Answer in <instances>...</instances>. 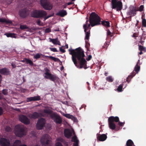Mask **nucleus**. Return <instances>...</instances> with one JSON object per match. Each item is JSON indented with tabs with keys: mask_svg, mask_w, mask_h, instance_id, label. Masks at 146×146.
Segmentation results:
<instances>
[{
	"mask_svg": "<svg viewBox=\"0 0 146 146\" xmlns=\"http://www.w3.org/2000/svg\"><path fill=\"white\" fill-rule=\"evenodd\" d=\"M68 50L69 54L72 56V61L76 66L77 67H79L77 65V59L79 63L80 68H84V69H86L88 68L87 66V62L84 58L85 55L84 51L80 47L75 49H69Z\"/></svg>",
	"mask_w": 146,
	"mask_h": 146,
	"instance_id": "f257e3e1",
	"label": "nucleus"
},
{
	"mask_svg": "<svg viewBox=\"0 0 146 146\" xmlns=\"http://www.w3.org/2000/svg\"><path fill=\"white\" fill-rule=\"evenodd\" d=\"M90 23L87 25V28L90 29V27L91 26L93 27L95 25H100L101 19L98 15L95 12L92 13L89 17Z\"/></svg>",
	"mask_w": 146,
	"mask_h": 146,
	"instance_id": "f03ea898",
	"label": "nucleus"
},
{
	"mask_svg": "<svg viewBox=\"0 0 146 146\" xmlns=\"http://www.w3.org/2000/svg\"><path fill=\"white\" fill-rule=\"evenodd\" d=\"M27 132V128L24 125L18 124L15 126V133L16 136L22 137L26 135Z\"/></svg>",
	"mask_w": 146,
	"mask_h": 146,
	"instance_id": "7ed1b4c3",
	"label": "nucleus"
},
{
	"mask_svg": "<svg viewBox=\"0 0 146 146\" xmlns=\"http://www.w3.org/2000/svg\"><path fill=\"white\" fill-rule=\"evenodd\" d=\"M45 113L48 114L50 115L51 118L57 124H60L62 122V119L60 115L55 113H52V111L47 110H44Z\"/></svg>",
	"mask_w": 146,
	"mask_h": 146,
	"instance_id": "20e7f679",
	"label": "nucleus"
},
{
	"mask_svg": "<svg viewBox=\"0 0 146 146\" xmlns=\"http://www.w3.org/2000/svg\"><path fill=\"white\" fill-rule=\"evenodd\" d=\"M47 14V13L45 11L41 10H35L32 11L31 15L32 17L38 18L45 17Z\"/></svg>",
	"mask_w": 146,
	"mask_h": 146,
	"instance_id": "39448f33",
	"label": "nucleus"
},
{
	"mask_svg": "<svg viewBox=\"0 0 146 146\" xmlns=\"http://www.w3.org/2000/svg\"><path fill=\"white\" fill-rule=\"evenodd\" d=\"M45 72L44 74L45 75L44 77L47 79H49L50 80L55 82L57 81L58 79V77L55 74H52L50 73V70L47 68L44 69Z\"/></svg>",
	"mask_w": 146,
	"mask_h": 146,
	"instance_id": "423d86ee",
	"label": "nucleus"
},
{
	"mask_svg": "<svg viewBox=\"0 0 146 146\" xmlns=\"http://www.w3.org/2000/svg\"><path fill=\"white\" fill-rule=\"evenodd\" d=\"M48 134L43 135L40 139L42 146H51V141L48 139Z\"/></svg>",
	"mask_w": 146,
	"mask_h": 146,
	"instance_id": "0eeeda50",
	"label": "nucleus"
},
{
	"mask_svg": "<svg viewBox=\"0 0 146 146\" xmlns=\"http://www.w3.org/2000/svg\"><path fill=\"white\" fill-rule=\"evenodd\" d=\"M119 0H112L111 3L113 9L116 8L117 11H120L122 8V4L121 1Z\"/></svg>",
	"mask_w": 146,
	"mask_h": 146,
	"instance_id": "6e6552de",
	"label": "nucleus"
},
{
	"mask_svg": "<svg viewBox=\"0 0 146 146\" xmlns=\"http://www.w3.org/2000/svg\"><path fill=\"white\" fill-rule=\"evenodd\" d=\"M41 6L46 10H50L53 6L52 4L48 0H40Z\"/></svg>",
	"mask_w": 146,
	"mask_h": 146,
	"instance_id": "1a4fd4ad",
	"label": "nucleus"
},
{
	"mask_svg": "<svg viewBox=\"0 0 146 146\" xmlns=\"http://www.w3.org/2000/svg\"><path fill=\"white\" fill-rule=\"evenodd\" d=\"M140 69V66H139L136 65L134 70L131 73L130 75L127 78L126 81L129 83L131 79L134 76L136 73H138Z\"/></svg>",
	"mask_w": 146,
	"mask_h": 146,
	"instance_id": "9d476101",
	"label": "nucleus"
},
{
	"mask_svg": "<svg viewBox=\"0 0 146 146\" xmlns=\"http://www.w3.org/2000/svg\"><path fill=\"white\" fill-rule=\"evenodd\" d=\"M45 120L43 118H41L38 119L36 124V128L37 129L40 130L44 127L45 124Z\"/></svg>",
	"mask_w": 146,
	"mask_h": 146,
	"instance_id": "9b49d317",
	"label": "nucleus"
},
{
	"mask_svg": "<svg viewBox=\"0 0 146 146\" xmlns=\"http://www.w3.org/2000/svg\"><path fill=\"white\" fill-rule=\"evenodd\" d=\"M0 145L1 146H10V142L8 139L2 138L0 139Z\"/></svg>",
	"mask_w": 146,
	"mask_h": 146,
	"instance_id": "f8f14e48",
	"label": "nucleus"
},
{
	"mask_svg": "<svg viewBox=\"0 0 146 146\" xmlns=\"http://www.w3.org/2000/svg\"><path fill=\"white\" fill-rule=\"evenodd\" d=\"M19 120L21 122L26 125H28L30 123L29 119L24 115H20L19 117Z\"/></svg>",
	"mask_w": 146,
	"mask_h": 146,
	"instance_id": "ddd939ff",
	"label": "nucleus"
},
{
	"mask_svg": "<svg viewBox=\"0 0 146 146\" xmlns=\"http://www.w3.org/2000/svg\"><path fill=\"white\" fill-rule=\"evenodd\" d=\"M28 11L26 8L21 10L19 12L20 16L23 18L26 17L28 15Z\"/></svg>",
	"mask_w": 146,
	"mask_h": 146,
	"instance_id": "4468645a",
	"label": "nucleus"
},
{
	"mask_svg": "<svg viewBox=\"0 0 146 146\" xmlns=\"http://www.w3.org/2000/svg\"><path fill=\"white\" fill-rule=\"evenodd\" d=\"M96 135L98 141H105L107 138V136L105 134H100L97 133Z\"/></svg>",
	"mask_w": 146,
	"mask_h": 146,
	"instance_id": "2eb2a0df",
	"label": "nucleus"
},
{
	"mask_svg": "<svg viewBox=\"0 0 146 146\" xmlns=\"http://www.w3.org/2000/svg\"><path fill=\"white\" fill-rule=\"evenodd\" d=\"M0 73L5 75H10L11 72L9 70L6 68L0 69Z\"/></svg>",
	"mask_w": 146,
	"mask_h": 146,
	"instance_id": "dca6fc26",
	"label": "nucleus"
},
{
	"mask_svg": "<svg viewBox=\"0 0 146 146\" xmlns=\"http://www.w3.org/2000/svg\"><path fill=\"white\" fill-rule=\"evenodd\" d=\"M21 62L25 63L27 64H29L31 66H34V63L29 58H24L23 60H21Z\"/></svg>",
	"mask_w": 146,
	"mask_h": 146,
	"instance_id": "f3484780",
	"label": "nucleus"
},
{
	"mask_svg": "<svg viewBox=\"0 0 146 146\" xmlns=\"http://www.w3.org/2000/svg\"><path fill=\"white\" fill-rule=\"evenodd\" d=\"M40 100V96H39L28 98L27 99V102H30L31 101H39Z\"/></svg>",
	"mask_w": 146,
	"mask_h": 146,
	"instance_id": "a211bd4d",
	"label": "nucleus"
},
{
	"mask_svg": "<svg viewBox=\"0 0 146 146\" xmlns=\"http://www.w3.org/2000/svg\"><path fill=\"white\" fill-rule=\"evenodd\" d=\"M43 56H41L40 58L42 60H43V59L46 58H49L52 60H53L55 62L57 61L60 60L58 58H56L52 56H45L43 54Z\"/></svg>",
	"mask_w": 146,
	"mask_h": 146,
	"instance_id": "6ab92c4d",
	"label": "nucleus"
},
{
	"mask_svg": "<svg viewBox=\"0 0 146 146\" xmlns=\"http://www.w3.org/2000/svg\"><path fill=\"white\" fill-rule=\"evenodd\" d=\"M64 135L66 137L68 138H70L72 135V133L68 129H66L64 131Z\"/></svg>",
	"mask_w": 146,
	"mask_h": 146,
	"instance_id": "aec40b11",
	"label": "nucleus"
},
{
	"mask_svg": "<svg viewBox=\"0 0 146 146\" xmlns=\"http://www.w3.org/2000/svg\"><path fill=\"white\" fill-rule=\"evenodd\" d=\"M119 121V118L117 116H110L108 119V121H110L113 122H118Z\"/></svg>",
	"mask_w": 146,
	"mask_h": 146,
	"instance_id": "412c9836",
	"label": "nucleus"
},
{
	"mask_svg": "<svg viewBox=\"0 0 146 146\" xmlns=\"http://www.w3.org/2000/svg\"><path fill=\"white\" fill-rule=\"evenodd\" d=\"M39 116V113L36 112H35L33 114H30L29 115V117L30 118L33 119H36L38 118Z\"/></svg>",
	"mask_w": 146,
	"mask_h": 146,
	"instance_id": "4be33fe9",
	"label": "nucleus"
},
{
	"mask_svg": "<svg viewBox=\"0 0 146 146\" xmlns=\"http://www.w3.org/2000/svg\"><path fill=\"white\" fill-rule=\"evenodd\" d=\"M67 14L66 11L64 10L60 11L58 13L56 14V15L60 16L62 17H64Z\"/></svg>",
	"mask_w": 146,
	"mask_h": 146,
	"instance_id": "5701e85b",
	"label": "nucleus"
},
{
	"mask_svg": "<svg viewBox=\"0 0 146 146\" xmlns=\"http://www.w3.org/2000/svg\"><path fill=\"white\" fill-rule=\"evenodd\" d=\"M50 41L52 42L54 44H58L59 45H60L61 44L60 41L58 40V38H57L55 39H52L50 38Z\"/></svg>",
	"mask_w": 146,
	"mask_h": 146,
	"instance_id": "b1692460",
	"label": "nucleus"
},
{
	"mask_svg": "<svg viewBox=\"0 0 146 146\" xmlns=\"http://www.w3.org/2000/svg\"><path fill=\"white\" fill-rule=\"evenodd\" d=\"M136 10L135 9H133L132 10H130L127 13V14L128 15H132V16H135L136 14ZM131 16L130 17L131 18Z\"/></svg>",
	"mask_w": 146,
	"mask_h": 146,
	"instance_id": "393cba45",
	"label": "nucleus"
},
{
	"mask_svg": "<svg viewBox=\"0 0 146 146\" xmlns=\"http://www.w3.org/2000/svg\"><path fill=\"white\" fill-rule=\"evenodd\" d=\"M0 22L5 23L6 24H11L12 23V22L11 21L7 20L3 18H0Z\"/></svg>",
	"mask_w": 146,
	"mask_h": 146,
	"instance_id": "a878e982",
	"label": "nucleus"
},
{
	"mask_svg": "<svg viewBox=\"0 0 146 146\" xmlns=\"http://www.w3.org/2000/svg\"><path fill=\"white\" fill-rule=\"evenodd\" d=\"M109 122V127L110 129L112 130H114L115 128V125L114 122L108 121Z\"/></svg>",
	"mask_w": 146,
	"mask_h": 146,
	"instance_id": "bb28decb",
	"label": "nucleus"
},
{
	"mask_svg": "<svg viewBox=\"0 0 146 146\" xmlns=\"http://www.w3.org/2000/svg\"><path fill=\"white\" fill-rule=\"evenodd\" d=\"M127 146H135L132 141L131 139L128 140L126 143Z\"/></svg>",
	"mask_w": 146,
	"mask_h": 146,
	"instance_id": "cd10ccee",
	"label": "nucleus"
},
{
	"mask_svg": "<svg viewBox=\"0 0 146 146\" xmlns=\"http://www.w3.org/2000/svg\"><path fill=\"white\" fill-rule=\"evenodd\" d=\"M86 36L85 38V40L89 41L90 35V30H89L85 33Z\"/></svg>",
	"mask_w": 146,
	"mask_h": 146,
	"instance_id": "c85d7f7f",
	"label": "nucleus"
},
{
	"mask_svg": "<svg viewBox=\"0 0 146 146\" xmlns=\"http://www.w3.org/2000/svg\"><path fill=\"white\" fill-rule=\"evenodd\" d=\"M102 25L107 27H110V23L108 21H103L102 22Z\"/></svg>",
	"mask_w": 146,
	"mask_h": 146,
	"instance_id": "c756f323",
	"label": "nucleus"
},
{
	"mask_svg": "<svg viewBox=\"0 0 146 146\" xmlns=\"http://www.w3.org/2000/svg\"><path fill=\"white\" fill-rule=\"evenodd\" d=\"M5 35H6L8 37L15 38V34L14 33H6L5 34Z\"/></svg>",
	"mask_w": 146,
	"mask_h": 146,
	"instance_id": "7c9ffc66",
	"label": "nucleus"
},
{
	"mask_svg": "<svg viewBox=\"0 0 146 146\" xmlns=\"http://www.w3.org/2000/svg\"><path fill=\"white\" fill-rule=\"evenodd\" d=\"M139 50L140 51H143L144 52H146V48L141 45H138Z\"/></svg>",
	"mask_w": 146,
	"mask_h": 146,
	"instance_id": "2f4dec72",
	"label": "nucleus"
},
{
	"mask_svg": "<svg viewBox=\"0 0 146 146\" xmlns=\"http://www.w3.org/2000/svg\"><path fill=\"white\" fill-rule=\"evenodd\" d=\"M41 56H43L42 54L38 53L36 54L34 56L33 58L34 59H37L40 58L41 57Z\"/></svg>",
	"mask_w": 146,
	"mask_h": 146,
	"instance_id": "473e14b6",
	"label": "nucleus"
},
{
	"mask_svg": "<svg viewBox=\"0 0 146 146\" xmlns=\"http://www.w3.org/2000/svg\"><path fill=\"white\" fill-rule=\"evenodd\" d=\"M71 141L74 142V143L79 142V140L77 139V137L76 135H75L72 137Z\"/></svg>",
	"mask_w": 146,
	"mask_h": 146,
	"instance_id": "72a5a7b5",
	"label": "nucleus"
},
{
	"mask_svg": "<svg viewBox=\"0 0 146 146\" xmlns=\"http://www.w3.org/2000/svg\"><path fill=\"white\" fill-rule=\"evenodd\" d=\"M141 19L142 20V25L144 27H146V20L145 19H143V16H142Z\"/></svg>",
	"mask_w": 146,
	"mask_h": 146,
	"instance_id": "f704fd0d",
	"label": "nucleus"
},
{
	"mask_svg": "<svg viewBox=\"0 0 146 146\" xmlns=\"http://www.w3.org/2000/svg\"><path fill=\"white\" fill-rule=\"evenodd\" d=\"M140 37V40L139 41V42L141 44L143 45V43L144 42V40H142L145 39V37L144 36H139Z\"/></svg>",
	"mask_w": 146,
	"mask_h": 146,
	"instance_id": "c9c22d12",
	"label": "nucleus"
},
{
	"mask_svg": "<svg viewBox=\"0 0 146 146\" xmlns=\"http://www.w3.org/2000/svg\"><path fill=\"white\" fill-rule=\"evenodd\" d=\"M106 80L109 82H111L113 81V79L111 76H109L106 78Z\"/></svg>",
	"mask_w": 146,
	"mask_h": 146,
	"instance_id": "e433bc0d",
	"label": "nucleus"
},
{
	"mask_svg": "<svg viewBox=\"0 0 146 146\" xmlns=\"http://www.w3.org/2000/svg\"><path fill=\"white\" fill-rule=\"evenodd\" d=\"M123 84H121L118 87L117 90L119 92H121L122 91Z\"/></svg>",
	"mask_w": 146,
	"mask_h": 146,
	"instance_id": "4c0bfd02",
	"label": "nucleus"
},
{
	"mask_svg": "<svg viewBox=\"0 0 146 146\" xmlns=\"http://www.w3.org/2000/svg\"><path fill=\"white\" fill-rule=\"evenodd\" d=\"M20 28L22 30H24L28 29V27L25 25H20Z\"/></svg>",
	"mask_w": 146,
	"mask_h": 146,
	"instance_id": "58836bf2",
	"label": "nucleus"
},
{
	"mask_svg": "<svg viewBox=\"0 0 146 146\" xmlns=\"http://www.w3.org/2000/svg\"><path fill=\"white\" fill-rule=\"evenodd\" d=\"M85 40V43H86V45H85V47L87 49H88V47L90 46V44L88 42V41L87 40Z\"/></svg>",
	"mask_w": 146,
	"mask_h": 146,
	"instance_id": "ea45409f",
	"label": "nucleus"
},
{
	"mask_svg": "<svg viewBox=\"0 0 146 146\" xmlns=\"http://www.w3.org/2000/svg\"><path fill=\"white\" fill-rule=\"evenodd\" d=\"M83 28L84 29V32L86 33L87 30L88 29L87 28V26H86V25H83Z\"/></svg>",
	"mask_w": 146,
	"mask_h": 146,
	"instance_id": "a19ab883",
	"label": "nucleus"
},
{
	"mask_svg": "<svg viewBox=\"0 0 146 146\" xmlns=\"http://www.w3.org/2000/svg\"><path fill=\"white\" fill-rule=\"evenodd\" d=\"M2 92L4 95H6L8 93L7 90L6 89H3L2 91Z\"/></svg>",
	"mask_w": 146,
	"mask_h": 146,
	"instance_id": "79ce46f5",
	"label": "nucleus"
},
{
	"mask_svg": "<svg viewBox=\"0 0 146 146\" xmlns=\"http://www.w3.org/2000/svg\"><path fill=\"white\" fill-rule=\"evenodd\" d=\"M50 49L51 51H53L54 52H58V51L56 48H49Z\"/></svg>",
	"mask_w": 146,
	"mask_h": 146,
	"instance_id": "37998d69",
	"label": "nucleus"
},
{
	"mask_svg": "<svg viewBox=\"0 0 146 146\" xmlns=\"http://www.w3.org/2000/svg\"><path fill=\"white\" fill-rule=\"evenodd\" d=\"M108 45L109 44H107V43H106L104 44V46H102V48H105V49L106 50Z\"/></svg>",
	"mask_w": 146,
	"mask_h": 146,
	"instance_id": "c03bdc74",
	"label": "nucleus"
},
{
	"mask_svg": "<svg viewBox=\"0 0 146 146\" xmlns=\"http://www.w3.org/2000/svg\"><path fill=\"white\" fill-rule=\"evenodd\" d=\"M5 130L7 132H9L11 130V128L9 126H7L5 128Z\"/></svg>",
	"mask_w": 146,
	"mask_h": 146,
	"instance_id": "a18cd8bd",
	"label": "nucleus"
},
{
	"mask_svg": "<svg viewBox=\"0 0 146 146\" xmlns=\"http://www.w3.org/2000/svg\"><path fill=\"white\" fill-rule=\"evenodd\" d=\"M118 125L120 126L121 127L123 126L125 124V122H121L119 121L118 122Z\"/></svg>",
	"mask_w": 146,
	"mask_h": 146,
	"instance_id": "49530a36",
	"label": "nucleus"
},
{
	"mask_svg": "<svg viewBox=\"0 0 146 146\" xmlns=\"http://www.w3.org/2000/svg\"><path fill=\"white\" fill-rule=\"evenodd\" d=\"M107 35L110 36L111 37L112 36V33L110 32L109 30H108L107 31Z\"/></svg>",
	"mask_w": 146,
	"mask_h": 146,
	"instance_id": "de8ad7c7",
	"label": "nucleus"
},
{
	"mask_svg": "<svg viewBox=\"0 0 146 146\" xmlns=\"http://www.w3.org/2000/svg\"><path fill=\"white\" fill-rule=\"evenodd\" d=\"M143 9H144L143 5H141L140 6V7H139V11L140 12H141L143 11Z\"/></svg>",
	"mask_w": 146,
	"mask_h": 146,
	"instance_id": "09e8293b",
	"label": "nucleus"
},
{
	"mask_svg": "<svg viewBox=\"0 0 146 146\" xmlns=\"http://www.w3.org/2000/svg\"><path fill=\"white\" fill-rule=\"evenodd\" d=\"M71 116L72 115H71L68 114H66L64 115V116H65L66 117L69 119L70 118Z\"/></svg>",
	"mask_w": 146,
	"mask_h": 146,
	"instance_id": "8fccbe9b",
	"label": "nucleus"
},
{
	"mask_svg": "<svg viewBox=\"0 0 146 146\" xmlns=\"http://www.w3.org/2000/svg\"><path fill=\"white\" fill-rule=\"evenodd\" d=\"M55 146H63L62 143L60 142H58L55 144Z\"/></svg>",
	"mask_w": 146,
	"mask_h": 146,
	"instance_id": "3c124183",
	"label": "nucleus"
},
{
	"mask_svg": "<svg viewBox=\"0 0 146 146\" xmlns=\"http://www.w3.org/2000/svg\"><path fill=\"white\" fill-rule=\"evenodd\" d=\"M53 15H54V14H53L51 15H48V16H47L46 17V16H45V17L44 18V20H46V19H48V18H49L50 17L53 16Z\"/></svg>",
	"mask_w": 146,
	"mask_h": 146,
	"instance_id": "603ef678",
	"label": "nucleus"
},
{
	"mask_svg": "<svg viewBox=\"0 0 146 146\" xmlns=\"http://www.w3.org/2000/svg\"><path fill=\"white\" fill-rule=\"evenodd\" d=\"M70 119H71L73 120H74L75 121L77 119L76 118V117H75L74 116L72 115V116H71V117H70Z\"/></svg>",
	"mask_w": 146,
	"mask_h": 146,
	"instance_id": "864d4df0",
	"label": "nucleus"
},
{
	"mask_svg": "<svg viewBox=\"0 0 146 146\" xmlns=\"http://www.w3.org/2000/svg\"><path fill=\"white\" fill-rule=\"evenodd\" d=\"M60 50V52H62V53H64L65 52V50L64 49L62 48V47H60L59 48Z\"/></svg>",
	"mask_w": 146,
	"mask_h": 146,
	"instance_id": "5fc2aeb1",
	"label": "nucleus"
},
{
	"mask_svg": "<svg viewBox=\"0 0 146 146\" xmlns=\"http://www.w3.org/2000/svg\"><path fill=\"white\" fill-rule=\"evenodd\" d=\"M3 113V110L1 107H0V116Z\"/></svg>",
	"mask_w": 146,
	"mask_h": 146,
	"instance_id": "6e6d98bb",
	"label": "nucleus"
},
{
	"mask_svg": "<svg viewBox=\"0 0 146 146\" xmlns=\"http://www.w3.org/2000/svg\"><path fill=\"white\" fill-rule=\"evenodd\" d=\"M92 58V56L91 55H89L87 58H86V60L88 61L90 60Z\"/></svg>",
	"mask_w": 146,
	"mask_h": 146,
	"instance_id": "4d7b16f0",
	"label": "nucleus"
},
{
	"mask_svg": "<svg viewBox=\"0 0 146 146\" xmlns=\"http://www.w3.org/2000/svg\"><path fill=\"white\" fill-rule=\"evenodd\" d=\"M45 31L46 33H48L50 32L51 31V30L49 28H48L46 29Z\"/></svg>",
	"mask_w": 146,
	"mask_h": 146,
	"instance_id": "13d9d810",
	"label": "nucleus"
},
{
	"mask_svg": "<svg viewBox=\"0 0 146 146\" xmlns=\"http://www.w3.org/2000/svg\"><path fill=\"white\" fill-rule=\"evenodd\" d=\"M40 23L41 21L40 19L38 20L36 22L37 24L38 25H40Z\"/></svg>",
	"mask_w": 146,
	"mask_h": 146,
	"instance_id": "bf43d9fd",
	"label": "nucleus"
},
{
	"mask_svg": "<svg viewBox=\"0 0 146 146\" xmlns=\"http://www.w3.org/2000/svg\"><path fill=\"white\" fill-rule=\"evenodd\" d=\"M138 36V34H137L136 33H133V37H136Z\"/></svg>",
	"mask_w": 146,
	"mask_h": 146,
	"instance_id": "052dcab7",
	"label": "nucleus"
},
{
	"mask_svg": "<svg viewBox=\"0 0 146 146\" xmlns=\"http://www.w3.org/2000/svg\"><path fill=\"white\" fill-rule=\"evenodd\" d=\"M79 142L74 143L73 146H78Z\"/></svg>",
	"mask_w": 146,
	"mask_h": 146,
	"instance_id": "680f3d73",
	"label": "nucleus"
},
{
	"mask_svg": "<svg viewBox=\"0 0 146 146\" xmlns=\"http://www.w3.org/2000/svg\"><path fill=\"white\" fill-rule=\"evenodd\" d=\"M73 3H72V2H69V3H66V4H67V5H71V4H72Z\"/></svg>",
	"mask_w": 146,
	"mask_h": 146,
	"instance_id": "e2e57ef3",
	"label": "nucleus"
},
{
	"mask_svg": "<svg viewBox=\"0 0 146 146\" xmlns=\"http://www.w3.org/2000/svg\"><path fill=\"white\" fill-rule=\"evenodd\" d=\"M86 19H87V20L86 21V24H84V25H86V26H87V25L88 24V18L87 17H86Z\"/></svg>",
	"mask_w": 146,
	"mask_h": 146,
	"instance_id": "0e129e2a",
	"label": "nucleus"
},
{
	"mask_svg": "<svg viewBox=\"0 0 146 146\" xmlns=\"http://www.w3.org/2000/svg\"><path fill=\"white\" fill-rule=\"evenodd\" d=\"M11 66L13 68H15L16 67V65L15 64H12Z\"/></svg>",
	"mask_w": 146,
	"mask_h": 146,
	"instance_id": "69168bd1",
	"label": "nucleus"
},
{
	"mask_svg": "<svg viewBox=\"0 0 146 146\" xmlns=\"http://www.w3.org/2000/svg\"><path fill=\"white\" fill-rule=\"evenodd\" d=\"M139 62H140V60H138V61H137V63L136 65H137V66H139Z\"/></svg>",
	"mask_w": 146,
	"mask_h": 146,
	"instance_id": "338daca9",
	"label": "nucleus"
},
{
	"mask_svg": "<svg viewBox=\"0 0 146 146\" xmlns=\"http://www.w3.org/2000/svg\"><path fill=\"white\" fill-rule=\"evenodd\" d=\"M67 5L66 4L64 5L63 6V8L64 9H65L66 7V6Z\"/></svg>",
	"mask_w": 146,
	"mask_h": 146,
	"instance_id": "774afa93",
	"label": "nucleus"
}]
</instances>
